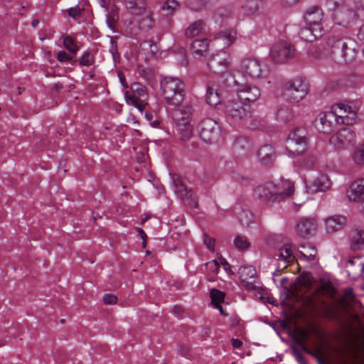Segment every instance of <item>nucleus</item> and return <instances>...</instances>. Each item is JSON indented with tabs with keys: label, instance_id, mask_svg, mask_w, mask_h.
I'll return each mask as SVG.
<instances>
[{
	"label": "nucleus",
	"instance_id": "17",
	"mask_svg": "<svg viewBox=\"0 0 364 364\" xmlns=\"http://www.w3.org/2000/svg\"><path fill=\"white\" fill-rule=\"evenodd\" d=\"M208 67L214 73L222 74L225 73L229 68L228 58L226 53L220 50L219 53L212 55L208 60Z\"/></svg>",
	"mask_w": 364,
	"mask_h": 364
},
{
	"label": "nucleus",
	"instance_id": "37",
	"mask_svg": "<svg viewBox=\"0 0 364 364\" xmlns=\"http://www.w3.org/2000/svg\"><path fill=\"white\" fill-rule=\"evenodd\" d=\"M293 117L292 110L287 106L279 107L276 114V118L278 121L287 122L290 121Z\"/></svg>",
	"mask_w": 364,
	"mask_h": 364
},
{
	"label": "nucleus",
	"instance_id": "28",
	"mask_svg": "<svg viewBox=\"0 0 364 364\" xmlns=\"http://www.w3.org/2000/svg\"><path fill=\"white\" fill-rule=\"evenodd\" d=\"M274 257L278 262H283L284 267H287V264L293 262L295 259V256L293 255V250L289 245H284L281 247L277 252L274 254Z\"/></svg>",
	"mask_w": 364,
	"mask_h": 364
},
{
	"label": "nucleus",
	"instance_id": "23",
	"mask_svg": "<svg viewBox=\"0 0 364 364\" xmlns=\"http://www.w3.org/2000/svg\"><path fill=\"white\" fill-rule=\"evenodd\" d=\"M323 16V11L318 6H313L306 11L304 18L308 26L313 27H316V26H321V21Z\"/></svg>",
	"mask_w": 364,
	"mask_h": 364
},
{
	"label": "nucleus",
	"instance_id": "21",
	"mask_svg": "<svg viewBox=\"0 0 364 364\" xmlns=\"http://www.w3.org/2000/svg\"><path fill=\"white\" fill-rule=\"evenodd\" d=\"M257 157L262 165L269 166L274 164L276 159V152L272 145L264 144L258 149Z\"/></svg>",
	"mask_w": 364,
	"mask_h": 364
},
{
	"label": "nucleus",
	"instance_id": "10",
	"mask_svg": "<svg viewBox=\"0 0 364 364\" xmlns=\"http://www.w3.org/2000/svg\"><path fill=\"white\" fill-rule=\"evenodd\" d=\"M286 149L294 155L304 154L307 149L306 131L304 128H296L292 131L286 141Z\"/></svg>",
	"mask_w": 364,
	"mask_h": 364
},
{
	"label": "nucleus",
	"instance_id": "43",
	"mask_svg": "<svg viewBox=\"0 0 364 364\" xmlns=\"http://www.w3.org/2000/svg\"><path fill=\"white\" fill-rule=\"evenodd\" d=\"M353 161L356 164H364V144L359 146L353 152Z\"/></svg>",
	"mask_w": 364,
	"mask_h": 364
},
{
	"label": "nucleus",
	"instance_id": "57",
	"mask_svg": "<svg viewBox=\"0 0 364 364\" xmlns=\"http://www.w3.org/2000/svg\"><path fill=\"white\" fill-rule=\"evenodd\" d=\"M299 345L300 346V348L302 351L305 352L306 353L310 354L311 355H316V353L311 351L304 342H299Z\"/></svg>",
	"mask_w": 364,
	"mask_h": 364
},
{
	"label": "nucleus",
	"instance_id": "42",
	"mask_svg": "<svg viewBox=\"0 0 364 364\" xmlns=\"http://www.w3.org/2000/svg\"><path fill=\"white\" fill-rule=\"evenodd\" d=\"M253 215L249 210H242L238 216V219L243 226H248L253 223Z\"/></svg>",
	"mask_w": 364,
	"mask_h": 364
},
{
	"label": "nucleus",
	"instance_id": "59",
	"mask_svg": "<svg viewBox=\"0 0 364 364\" xmlns=\"http://www.w3.org/2000/svg\"><path fill=\"white\" fill-rule=\"evenodd\" d=\"M189 351V347L185 344L182 345L179 348V352L182 355H187Z\"/></svg>",
	"mask_w": 364,
	"mask_h": 364
},
{
	"label": "nucleus",
	"instance_id": "27",
	"mask_svg": "<svg viewBox=\"0 0 364 364\" xmlns=\"http://www.w3.org/2000/svg\"><path fill=\"white\" fill-rule=\"evenodd\" d=\"M346 218L341 215L331 216L326 220V229L328 232L341 230L346 223Z\"/></svg>",
	"mask_w": 364,
	"mask_h": 364
},
{
	"label": "nucleus",
	"instance_id": "1",
	"mask_svg": "<svg viewBox=\"0 0 364 364\" xmlns=\"http://www.w3.org/2000/svg\"><path fill=\"white\" fill-rule=\"evenodd\" d=\"M355 119V111L350 106L344 103H337L331 107L329 112L318 114L314 120V127L318 132L329 134L338 124H353Z\"/></svg>",
	"mask_w": 364,
	"mask_h": 364
},
{
	"label": "nucleus",
	"instance_id": "4",
	"mask_svg": "<svg viewBox=\"0 0 364 364\" xmlns=\"http://www.w3.org/2000/svg\"><path fill=\"white\" fill-rule=\"evenodd\" d=\"M161 95L168 105L180 106L185 98V85L177 77H166L160 84Z\"/></svg>",
	"mask_w": 364,
	"mask_h": 364
},
{
	"label": "nucleus",
	"instance_id": "51",
	"mask_svg": "<svg viewBox=\"0 0 364 364\" xmlns=\"http://www.w3.org/2000/svg\"><path fill=\"white\" fill-rule=\"evenodd\" d=\"M327 6L329 9L336 10L337 8H340L342 6H345L343 0H326Z\"/></svg>",
	"mask_w": 364,
	"mask_h": 364
},
{
	"label": "nucleus",
	"instance_id": "25",
	"mask_svg": "<svg viewBox=\"0 0 364 364\" xmlns=\"http://www.w3.org/2000/svg\"><path fill=\"white\" fill-rule=\"evenodd\" d=\"M205 100L211 107H216L221 102V95L217 86L213 82H208L206 85Z\"/></svg>",
	"mask_w": 364,
	"mask_h": 364
},
{
	"label": "nucleus",
	"instance_id": "39",
	"mask_svg": "<svg viewBox=\"0 0 364 364\" xmlns=\"http://www.w3.org/2000/svg\"><path fill=\"white\" fill-rule=\"evenodd\" d=\"M63 46L71 53L76 54L80 48L75 41L70 36L63 37Z\"/></svg>",
	"mask_w": 364,
	"mask_h": 364
},
{
	"label": "nucleus",
	"instance_id": "38",
	"mask_svg": "<svg viewBox=\"0 0 364 364\" xmlns=\"http://www.w3.org/2000/svg\"><path fill=\"white\" fill-rule=\"evenodd\" d=\"M80 66L89 67L95 64V56L88 50L84 51L81 56L77 60Z\"/></svg>",
	"mask_w": 364,
	"mask_h": 364
},
{
	"label": "nucleus",
	"instance_id": "24",
	"mask_svg": "<svg viewBox=\"0 0 364 364\" xmlns=\"http://www.w3.org/2000/svg\"><path fill=\"white\" fill-rule=\"evenodd\" d=\"M299 34L304 41L312 42L323 35V30L322 26H316V27H313L308 26V27L301 28Z\"/></svg>",
	"mask_w": 364,
	"mask_h": 364
},
{
	"label": "nucleus",
	"instance_id": "33",
	"mask_svg": "<svg viewBox=\"0 0 364 364\" xmlns=\"http://www.w3.org/2000/svg\"><path fill=\"white\" fill-rule=\"evenodd\" d=\"M125 5L134 15L141 14L146 8V0H125Z\"/></svg>",
	"mask_w": 364,
	"mask_h": 364
},
{
	"label": "nucleus",
	"instance_id": "11",
	"mask_svg": "<svg viewBox=\"0 0 364 364\" xmlns=\"http://www.w3.org/2000/svg\"><path fill=\"white\" fill-rule=\"evenodd\" d=\"M131 92H125L124 98L127 103L134 106L141 112L146 105L148 94L146 87L141 84L134 82L130 85Z\"/></svg>",
	"mask_w": 364,
	"mask_h": 364
},
{
	"label": "nucleus",
	"instance_id": "5",
	"mask_svg": "<svg viewBox=\"0 0 364 364\" xmlns=\"http://www.w3.org/2000/svg\"><path fill=\"white\" fill-rule=\"evenodd\" d=\"M309 85L307 80L297 77L285 82L282 85V95L289 102H299L308 94Z\"/></svg>",
	"mask_w": 364,
	"mask_h": 364
},
{
	"label": "nucleus",
	"instance_id": "40",
	"mask_svg": "<svg viewBox=\"0 0 364 364\" xmlns=\"http://www.w3.org/2000/svg\"><path fill=\"white\" fill-rule=\"evenodd\" d=\"M354 299L353 291L352 288L346 289L343 296L341 298V303L344 306H350L352 305Z\"/></svg>",
	"mask_w": 364,
	"mask_h": 364
},
{
	"label": "nucleus",
	"instance_id": "18",
	"mask_svg": "<svg viewBox=\"0 0 364 364\" xmlns=\"http://www.w3.org/2000/svg\"><path fill=\"white\" fill-rule=\"evenodd\" d=\"M347 196L350 200L359 203L364 213V178L358 179L350 185Z\"/></svg>",
	"mask_w": 364,
	"mask_h": 364
},
{
	"label": "nucleus",
	"instance_id": "62",
	"mask_svg": "<svg viewBox=\"0 0 364 364\" xmlns=\"http://www.w3.org/2000/svg\"><path fill=\"white\" fill-rule=\"evenodd\" d=\"M118 76L119 77V80H120L122 85L124 88H128V85L126 83V79H125V77L124 76V75L122 74L121 73H119Z\"/></svg>",
	"mask_w": 364,
	"mask_h": 364
},
{
	"label": "nucleus",
	"instance_id": "31",
	"mask_svg": "<svg viewBox=\"0 0 364 364\" xmlns=\"http://www.w3.org/2000/svg\"><path fill=\"white\" fill-rule=\"evenodd\" d=\"M350 249L353 251L364 249V230L356 229L351 232Z\"/></svg>",
	"mask_w": 364,
	"mask_h": 364
},
{
	"label": "nucleus",
	"instance_id": "47",
	"mask_svg": "<svg viewBox=\"0 0 364 364\" xmlns=\"http://www.w3.org/2000/svg\"><path fill=\"white\" fill-rule=\"evenodd\" d=\"M316 161V157L314 155H308L304 159L301 166L305 168H311L314 166Z\"/></svg>",
	"mask_w": 364,
	"mask_h": 364
},
{
	"label": "nucleus",
	"instance_id": "54",
	"mask_svg": "<svg viewBox=\"0 0 364 364\" xmlns=\"http://www.w3.org/2000/svg\"><path fill=\"white\" fill-rule=\"evenodd\" d=\"M103 301L106 304H114L117 302V297L112 294H106L103 296Z\"/></svg>",
	"mask_w": 364,
	"mask_h": 364
},
{
	"label": "nucleus",
	"instance_id": "30",
	"mask_svg": "<svg viewBox=\"0 0 364 364\" xmlns=\"http://www.w3.org/2000/svg\"><path fill=\"white\" fill-rule=\"evenodd\" d=\"M265 4V0H245L242 9L247 14L253 15L262 10Z\"/></svg>",
	"mask_w": 364,
	"mask_h": 364
},
{
	"label": "nucleus",
	"instance_id": "16",
	"mask_svg": "<svg viewBox=\"0 0 364 364\" xmlns=\"http://www.w3.org/2000/svg\"><path fill=\"white\" fill-rule=\"evenodd\" d=\"M252 148L253 144L248 138L239 136L232 144V151L235 159L242 160L249 157Z\"/></svg>",
	"mask_w": 364,
	"mask_h": 364
},
{
	"label": "nucleus",
	"instance_id": "36",
	"mask_svg": "<svg viewBox=\"0 0 364 364\" xmlns=\"http://www.w3.org/2000/svg\"><path fill=\"white\" fill-rule=\"evenodd\" d=\"M363 82V77L356 73L350 74L345 79V85L350 88L358 87Z\"/></svg>",
	"mask_w": 364,
	"mask_h": 364
},
{
	"label": "nucleus",
	"instance_id": "13",
	"mask_svg": "<svg viewBox=\"0 0 364 364\" xmlns=\"http://www.w3.org/2000/svg\"><path fill=\"white\" fill-rule=\"evenodd\" d=\"M234 82L237 86V97L245 103L250 105V103L256 102L260 97L261 91L258 87L248 84H241L236 80Z\"/></svg>",
	"mask_w": 364,
	"mask_h": 364
},
{
	"label": "nucleus",
	"instance_id": "35",
	"mask_svg": "<svg viewBox=\"0 0 364 364\" xmlns=\"http://www.w3.org/2000/svg\"><path fill=\"white\" fill-rule=\"evenodd\" d=\"M119 19V10L115 6H112L107 11L106 23L107 26L113 31H115V26Z\"/></svg>",
	"mask_w": 364,
	"mask_h": 364
},
{
	"label": "nucleus",
	"instance_id": "34",
	"mask_svg": "<svg viewBox=\"0 0 364 364\" xmlns=\"http://www.w3.org/2000/svg\"><path fill=\"white\" fill-rule=\"evenodd\" d=\"M237 33L234 29L226 30L215 35V40H222L225 46H230L235 40Z\"/></svg>",
	"mask_w": 364,
	"mask_h": 364
},
{
	"label": "nucleus",
	"instance_id": "53",
	"mask_svg": "<svg viewBox=\"0 0 364 364\" xmlns=\"http://www.w3.org/2000/svg\"><path fill=\"white\" fill-rule=\"evenodd\" d=\"M293 355L299 364H306V360L301 353L296 348H293Z\"/></svg>",
	"mask_w": 364,
	"mask_h": 364
},
{
	"label": "nucleus",
	"instance_id": "22",
	"mask_svg": "<svg viewBox=\"0 0 364 364\" xmlns=\"http://www.w3.org/2000/svg\"><path fill=\"white\" fill-rule=\"evenodd\" d=\"M331 186L328 176L326 174H321L315 178L306 188L311 193L325 191Z\"/></svg>",
	"mask_w": 364,
	"mask_h": 364
},
{
	"label": "nucleus",
	"instance_id": "55",
	"mask_svg": "<svg viewBox=\"0 0 364 364\" xmlns=\"http://www.w3.org/2000/svg\"><path fill=\"white\" fill-rule=\"evenodd\" d=\"M335 314L334 311L329 306H326L323 309V317L327 319L331 318Z\"/></svg>",
	"mask_w": 364,
	"mask_h": 364
},
{
	"label": "nucleus",
	"instance_id": "44",
	"mask_svg": "<svg viewBox=\"0 0 364 364\" xmlns=\"http://www.w3.org/2000/svg\"><path fill=\"white\" fill-rule=\"evenodd\" d=\"M234 245L238 250H243L249 247L250 243L245 237L237 235L234 240Z\"/></svg>",
	"mask_w": 364,
	"mask_h": 364
},
{
	"label": "nucleus",
	"instance_id": "15",
	"mask_svg": "<svg viewBox=\"0 0 364 364\" xmlns=\"http://www.w3.org/2000/svg\"><path fill=\"white\" fill-rule=\"evenodd\" d=\"M240 72L245 77L251 79H258L262 76V69L260 62L255 58H245L241 61Z\"/></svg>",
	"mask_w": 364,
	"mask_h": 364
},
{
	"label": "nucleus",
	"instance_id": "26",
	"mask_svg": "<svg viewBox=\"0 0 364 364\" xmlns=\"http://www.w3.org/2000/svg\"><path fill=\"white\" fill-rule=\"evenodd\" d=\"M174 192L181 199H188L193 196L191 188H188L185 181L179 176L173 178Z\"/></svg>",
	"mask_w": 364,
	"mask_h": 364
},
{
	"label": "nucleus",
	"instance_id": "46",
	"mask_svg": "<svg viewBox=\"0 0 364 364\" xmlns=\"http://www.w3.org/2000/svg\"><path fill=\"white\" fill-rule=\"evenodd\" d=\"M178 6H179V4L176 1L166 0L163 5V9L166 11L168 14H171Z\"/></svg>",
	"mask_w": 364,
	"mask_h": 364
},
{
	"label": "nucleus",
	"instance_id": "7",
	"mask_svg": "<svg viewBox=\"0 0 364 364\" xmlns=\"http://www.w3.org/2000/svg\"><path fill=\"white\" fill-rule=\"evenodd\" d=\"M192 112L191 107H186L184 109L176 110L173 113L175 121L174 132L181 141H187L193 135V127L190 123L189 114Z\"/></svg>",
	"mask_w": 364,
	"mask_h": 364
},
{
	"label": "nucleus",
	"instance_id": "20",
	"mask_svg": "<svg viewBox=\"0 0 364 364\" xmlns=\"http://www.w3.org/2000/svg\"><path fill=\"white\" fill-rule=\"evenodd\" d=\"M317 229V223L313 218H302L296 225L297 234L306 237L314 233Z\"/></svg>",
	"mask_w": 364,
	"mask_h": 364
},
{
	"label": "nucleus",
	"instance_id": "50",
	"mask_svg": "<svg viewBox=\"0 0 364 364\" xmlns=\"http://www.w3.org/2000/svg\"><path fill=\"white\" fill-rule=\"evenodd\" d=\"M56 58H57V60L61 63L69 62L73 60V56L68 54L64 50L59 51L58 53Z\"/></svg>",
	"mask_w": 364,
	"mask_h": 364
},
{
	"label": "nucleus",
	"instance_id": "64",
	"mask_svg": "<svg viewBox=\"0 0 364 364\" xmlns=\"http://www.w3.org/2000/svg\"><path fill=\"white\" fill-rule=\"evenodd\" d=\"M232 343L233 347L235 348H239L242 344V342L240 340L235 338L232 339Z\"/></svg>",
	"mask_w": 364,
	"mask_h": 364
},
{
	"label": "nucleus",
	"instance_id": "2",
	"mask_svg": "<svg viewBox=\"0 0 364 364\" xmlns=\"http://www.w3.org/2000/svg\"><path fill=\"white\" fill-rule=\"evenodd\" d=\"M326 43L330 48V57L336 63H350L357 58L358 46L356 42L350 38L330 34L326 37Z\"/></svg>",
	"mask_w": 364,
	"mask_h": 364
},
{
	"label": "nucleus",
	"instance_id": "58",
	"mask_svg": "<svg viewBox=\"0 0 364 364\" xmlns=\"http://www.w3.org/2000/svg\"><path fill=\"white\" fill-rule=\"evenodd\" d=\"M357 37L359 41L364 43V24L360 27L357 34Z\"/></svg>",
	"mask_w": 364,
	"mask_h": 364
},
{
	"label": "nucleus",
	"instance_id": "60",
	"mask_svg": "<svg viewBox=\"0 0 364 364\" xmlns=\"http://www.w3.org/2000/svg\"><path fill=\"white\" fill-rule=\"evenodd\" d=\"M206 264L209 265V266H213L214 267V269L213 270V272H218L220 268V264H219L218 262L215 259H213L211 262H208Z\"/></svg>",
	"mask_w": 364,
	"mask_h": 364
},
{
	"label": "nucleus",
	"instance_id": "52",
	"mask_svg": "<svg viewBox=\"0 0 364 364\" xmlns=\"http://www.w3.org/2000/svg\"><path fill=\"white\" fill-rule=\"evenodd\" d=\"M215 242V240L214 238L210 237L208 236L207 235H204L203 242L205 245V246L208 247V249L211 252L214 251Z\"/></svg>",
	"mask_w": 364,
	"mask_h": 364
},
{
	"label": "nucleus",
	"instance_id": "48",
	"mask_svg": "<svg viewBox=\"0 0 364 364\" xmlns=\"http://www.w3.org/2000/svg\"><path fill=\"white\" fill-rule=\"evenodd\" d=\"M83 11L84 9L80 6L72 7L68 10V14L74 20H77L82 15Z\"/></svg>",
	"mask_w": 364,
	"mask_h": 364
},
{
	"label": "nucleus",
	"instance_id": "9",
	"mask_svg": "<svg viewBox=\"0 0 364 364\" xmlns=\"http://www.w3.org/2000/svg\"><path fill=\"white\" fill-rule=\"evenodd\" d=\"M329 143L338 151L350 149L356 144L355 133L349 127H344L331 136Z\"/></svg>",
	"mask_w": 364,
	"mask_h": 364
},
{
	"label": "nucleus",
	"instance_id": "6",
	"mask_svg": "<svg viewBox=\"0 0 364 364\" xmlns=\"http://www.w3.org/2000/svg\"><path fill=\"white\" fill-rule=\"evenodd\" d=\"M223 112L227 121L230 123H237L250 117L251 107L250 105L237 97L225 102Z\"/></svg>",
	"mask_w": 364,
	"mask_h": 364
},
{
	"label": "nucleus",
	"instance_id": "29",
	"mask_svg": "<svg viewBox=\"0 0 364 364\" xmlns=\"http://www.w3.org/2000/svg\"><path fill=\"white\" fill-rule=\"evenodd\" d=\"M210 42L206 38L194 40L191 46L192 53L199 57L203 56L208 50Z\"/></svg>",
	"mask_w": 364,
	"mask_h": 364
},
{
	"label": "nucleus",
	"instance_id": "63",
	"mask_svg": "<svg viewBox=\"0 0 364 364\" xmlns=\"http://www.w3.org/2000/svg\"><path fill=\"white\" fill-rule=\"evenodd\" d=\"M183 309L180 306H174L172 309V311L176 314V316H179Z\"/></svg>",
	"mask_w": 364,
	"mask_h": 364
},
{
	"label": "nucleus",
	"instance_id": "12",
	"mask_svg": "<svg viewBox=\"0 0 364 364\" xmlns=\"http://www.w3.org/2000/svg\"><path fill=\"white\" fill-rule=\"evenodd\" d=\"M295 49L286 41H280L274 44L270 50V57L277 63H284L294 58Z\"/></svg>",
	"mask_w": 364,
	"mask_h": 364
},
{
	"label": "nucleus",
	"instance_id": "56",
	"mask_svg": "<svg viewBox=\"0 0 364 364\" xmlns=\"http://www.w3.org/2000/svg\"><path fill=\"white\" fill-rule=\"evenodd\" d=\"M143 23L144 26H146L149 28H152L154 20L149 14H146V18L143 20Z\"/></svg>",
	"mask_w": 364,
	"mask_h": 364
},
{
	"label": "nucleus",
	"instance_id": "41",
	"mask_svg": "<svg viewBox=\"0 0 364 364\" xmlns=\"http://www.w3.org/2000/svg\"><path fill=\"white\" fill-rule=\"evenodd\" d=\"M210 296L211 298V302L214 306L215 305L220 304V303L224 301L225 293L218 289H213L210 291Z\"/></svg>",
	"mask_w": 364,
	"mask_h": 364
},
{
	"label": "nucleus",
	"instance_id": "49",
	"mask_svg": "<svg viewBox=\"0 0 364 364\" xmlns=\"http://www.w3.org/2000/svg\"><path fill=\"white\" fill-rule=\"evenodd\" d=\"M302 248L304 250V252L308 254V262L314 261L316 255V248L311 245H309L306 247L302 246Z\"/></svg>",
	"mask_w": 364,
	"mask_h": 364
},
{
	"label": "nucleus",
	"instance_id": "14",
	"mask_svg": "<svg viewBox=\"0 0 364 364\" xmlns=\"http://www.w3.org/2000/svg\"><path fill=\"white\" fill-rule=\"evenodd\" d=\"M357 14L354 10L346 5L333 11V20L335 23L343 27H348L356 21Z\"/></svg>",
	"mask_w": 364,
	"mask_h": 364
},
{
	"label": "nucleus",
	"instance_id": "32",
	"mask_svg": "<svg viewBox=\"0 0 364 364\" xmlns=\"http://www.w3.org/2000/svg\"><path fill=\"white\" fill-rule=\"evenodd\" d=\"M206 25L202 20H198L191 23L186 28L185 34L187 38H193L205 31Z\"/></svg>",
	"mask_w": 364,
	"mask_h": 364
},
{
	"label": "nucleus",
	"instance_id": "8",
	"mask_svg": "<svg viewBox=\"0 0 364 364\" xmlns=\"http://www.w3.org/2000/svg\"><path fill=\"white\" fill-rule=\"evenodd\" d=\"M199 136L207 144L215 142L220 135V126L211 118L203 119L198 125Z\"/></svg>",
	"mask_w": 364,
	"mask_h": 364
},
{
	"label": "nucleus",
	"instance_id": "45",
	"mask_svg": "<svg viewBox=\"0 0 364 364\" xmlns=\"http://www.w3.org/2000/svg\"><path fill=\"white\" fill-rule=\"evenodd\" d=\"M110 48L109 52L112 55L113 60L114 62H117L119 60L120 58V54L118 52L117 50V41L114 40L113 38L110 40Z\"/></svg>",
	"mask_w": 364,
	"mask_h": 364
},
{
	"label": "nucleus",
	"instance_id": "61",
	"mask_svg": "<svg viewBox=\"0 0 364 364\" xmlns=\"http://www.w3.org/2000/svg\"><path fill=\"white\" fill-rule=\"evenodd\" d=\"M297 257L301 259L304 261L308 262V254L306 253L304 251L300 250L297 253Z\"/></svg>",
	"mask_w": 364,
	"mask_h": 364
},
{
	"label": "nucleus",
	"instance_id": "3",
	"mask_svg": "<svg viewBox=\"0 0 364 364\" xmlns=\"http://www.w3.org/2000/svg\"><path fill=\"white\" fill-rule=\"evenodd\" d=\"M294 192V186L289 181H280L277 183L266 182L254 190V196L267 205H272L289 198Z\"/></svg>",
	"mask_w": 364,
	"mask_h": 364
},
{
	"label": "nucleus",
	"instance_id": "19",
	"mask_svg": "<svg viewBox=\"0 0 364 364\" xmlns=\"http://www.w3.org/2000/svg\"><path fill=\"white\" fill-rule=\"evenodd\" d=\"M238 274L243 287L247 290L257 291L259 287L256 284V269L252 266L240 267Z\"/></svg>",
	"mask_w": 364,
	"mask_h": 364
}]
</instances>
